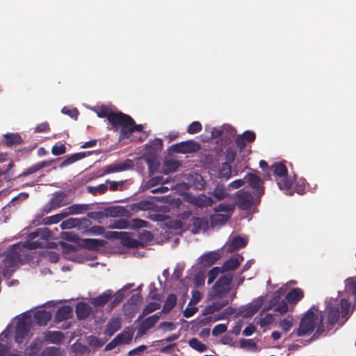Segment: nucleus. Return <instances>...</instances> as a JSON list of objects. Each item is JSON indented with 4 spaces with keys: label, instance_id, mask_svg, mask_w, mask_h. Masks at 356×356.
I'll list each match as a JSON object with an SVG mask.
<instances>
[{
    "label": "nucleus",
    "instance_id": "1",
    "mask_svg": "<svg viewBox=\"0 0 356 356\" xmlns=\"http://www.w3.org/2000/svg\"><path fill=\"white\" fill-rule=\"evenodd\" d=\"M51 236V232L48 228L38 229L28 235V240L22 243L28 250L47 248L48 240ZM51 248V246H49Z\"/></svg>",
    "mask_w": 356,
    "mask_h": 356
},
{
    "label": "nucleus",
    "instance_id": "2",
    "mask_svg": "<svg viewBox=\"0 0 356 356\" xmlns=\"http://www.w3.org/2000/svg\"><path fill=\"white\" fill-rule=\"evenodd\" d=\"M25 248L23 247L21 243L14 244L8 251L4 259L2 260V264L4 266L3 270V275L7 276L10 273L14 272L18 266L19 263L22 259V251Z\"/></svg>",
    "mask_w": 356,
    "mask_h": 356
},
{
    "label": "nucleus",
    "instance_id": "3",
    "mask_svg": "<svg viewBox=\"0 0 356 356\" xmlns=\"http://www.w3.org/2000/svg\"><path fill=\"white\" fill-rule=\"evenodd\" d=\"M270 170L273 171L275 177L277 186L281 190H286V194L292 195L291 188L293 185V180L288 177V170L282 162L274 163L270 166Z\"/></svg>",
    "mask_w": 356,
    "mask_h": 356
},
{
    "label": "nucleus",
    "instance_id": "4",
    "mask_svg": "<svg viewBox=\"0 0 356 356\" xmlns=\"http://www.w3.org/2000/svg\"><path fill=\"white\" fill-rule=\"evenodd\" d=\"M122 116V120L119 124V128L121 127L119 135L120 140L129 138L134 131H143V126L136 124L130 115L123 113Z\"/></svg>",
    "mask_w": 356,
    "mask_h": 356
},
{
    "label": "nucleus",
    "instance_id": "5",
    "mask_svg": "<svg viewBox=\"0 0 356 356\" xmlns=\"http://www.w3.org/2000/svg\"><path fill=\"white\" fill-rule=\"evenodd\" d=\"M260 199H258L251 192L244 189L236 191L234 194V202L236 207L240 210L250 209L254 204H258Z\"/></svg>",
    "mask_w": 356,
    "mask_h": 356
},
{
    "label": "nucleus",
    "instance_id": "6",
    "mask_svg": "<svg viewBox=\"0 0 356 356\" xmlns=\"http://www.w3.org/2000/svg\"><path fill=\"white\" fill-rule=\"evenodd\" d=\"M318 315L313 312L309 311L302 317L300 326L297 330L299 337L310 334L314 330L317 321Z\"/></svg>",
    "mask_w": 356,
    "mask_h": 356
},
{
    "label": "nucleus",
    "instance_id": "7",
    "mask_svg": "<svg viewBox=\"0 0 356 356\" xmlns=\"http://www.w3.org/2000/svg\"><path fill=\"white\" fill-rule=\"evenodd\" d=\"M97 115L99 118H106L108 122L111 126V129L118 131L119 129V124L122 120V112H114L106 106L100 107L97 111Z\"/></svg>",
    "mask_w": 356,
    "mask_h": 356
},
{
    "label": "nucleus",
    "instance_id": "8",
    "mask_svg": "<svg viewBox=\"0 0 356 356\" xmlns=\"http://www.w3.org/2000/svg\"><path fill=\"white\" fill-rule=\"evenodd\" d=\"M249 186L254 191V196L258 199L264 194L265 187L264 180L254 173H248L244 177Z\"/></svg>",
    "mask_w": 356,
    "mask_h": 356
},
{
    "label": "nucleus",
    "instance_id": "9",
    "mask_svg": "<svg viewBox=\"0 0 356 356\" xmlns=\"http://www.w3.org/2000/svg\"><path fill=\"white\" fill-rule=\"evenodd\" d=\"M232 280V275H222L213 285L215 296L221 298L230 291V284Z\"/></svg>",
    "mask_w": 356,
    "mask_h": 356
},
{
    "label": "nucleus",
    "instance_id": "10",
    "mask_svg": "<svg viewBox=\"0 0 356 356\" xmlns=\"http://www.w3.org/2000/svg\"><path fill=\"white\" fill-rule=\"evenodd\" d=\"M200 149V145L193 140L176 143L172 146V149L176 153H194Z\"/></svg>",
    "mask_w": 356,
    "mask_h": 356
},
{
    "label": "nucleus",
    "instance_id": "11",
    "mask_svg": "<svg viewBox=\"0 0 356 356\" xmlns=\"http://www.w3.org/2000/svg\"><path fill=\"white\" fill-rule=\"evenodd\" d=\"M30 331L29 323L24 318L19 319L15 327V341L22 343Z\"/></svg>",
    "mask_w": 356,
    "mask_h": 356
},
{
    "label": "nucleus",
    "instance_id": "12",
    "mask_svg": "<svg viewBox=\"0 0 356 356\" xmlns=\"http://www.w3.org/2000/svg\"><path fill=\"white\" fill-rule=\"evenodd\" d=\"M221 257L220 250L210 251L204 253L198 259L201 267L208 268L213 265Z\"/></svg>",
    "mask_w": 356,
    "mask_h": 356
},
{
    "label": "nucleus",
    "instance_id": "13",
    "mask_svg": "<svg viewBox=\"0 0 356 356\" xmlns=\"http://www.w3.org/2000/svg\"><path fill=\"white\" fill-rule=\"evenodd\" d=\"M161 314L162 312H159L144 319L139 325L138 333L143 335L145 334L149 329L152 328L160 319Z\"/></svg>",
    "mask_w": 356,
    "mask_h": 356
},
{
    "label": "nucleus",
    "instance_id": "14",
    "mask_svg": "<svg viewBox=\"0 0 356 356\" xmlns=\"http://www.w3.org/2000/svg\"><path fill=\"white\" fill-rule=\"evenodd\" d=\"M134 163L130 159L120 163H113L104 168V175L111 174L117 172H122L131 168Z\"/></svg>",
    "mask_w": 356,
    "mask_h": 356
},
{
    "label": "nucleus",
    "instance_id": "15",
    "mask_svg": "<svg viewBox=\"0 0 356 356\" xmlns=\"http://www.w3.org/2000/svg\"><path fill=\"white\" fill-rule=\"evenodd\" d=\"M122 327V319L120 316L112 317L107 323L104 334L111 337Z\"/></svg>",
    "mask_w": 356,
    "mask_h": 356
},
{
    "label": "nucleus",
    "instance_id": "16",
    "mask_svg": "<svg viewBox=\"0 0 356 356\" xmlns=\"http://www.w3.org/2000/svg\"><path fill=\"white\" fill-rule=\"evenodd\" d=\"M190 202L192 204L202 209L211 207L213 204V200L211 197L207 196L205 194H200L191 197Z\"/></svg>",
    "mask_w": 356,
    "mask_h": 356
},
{
    "label": "nucleus",
    "instance_id": "17",
    "mask_svg": "<svg viewBox=\"0 0 356 356\" xmlns=\"http://www.w3.org/2000/svg\"><path fill=\"white\" fill-rule=\"evenodd\" d=\"M340 317V308L339 306H330L327 307V330H331L338 322Z\"/></svg>",
    "mask_w": 356,
    "mask_h": 356
},
{
    "label": "nucleus",
    "instance_id": "18",
    "mask_svg": "<svg viewBox=\"0 0 356 356\" xmlns=\"http://www.w3.org/2000/svg\"><path fill=\"white\" fill-rule=\"evenodd\" d=\"M67 195L63 191H56L54 193L53 197L49 201V204L52 208H59L68 204L66 198Z\"/></svg>",
    "mask_w": 356,
    "mask_h": 356
},
{
    "label": "nucleus",
    "instance_id": "19",
    "mask_svg": "<svg viewBox=\"0 0 356 356\" xmlns=\"http://www.w3.org/2000/svg\"><path fill=\"white\" fill-rule=\"evenodd\" d=\"M209 228V222L206 218L194 217L192 218V233L197 234L200 231H207Z\"/></svg>",
    "mask_w": 356,
    "mask_h": 356
},
{
    "label": "nucleus",
    "instance_id": "20",
    "mask_svg": "<svg viewBox=\"0 0 356 356\" xmlns=\"http://www.w3.org/2000/svg\"><path fill=\"white\" fill-rule=\"evenodd\" d=\"M305 293L300 288H293L286 295L285 299L289 304L296 305L304 298Z\"/></svg>",
    "mask_w": 356,
    "mask_h": 356
},
{
    "label": "nucleus",
    "instance_id": "21",
    "mask_svg": "<svg viewBox=\"0 0 356 356\" xmlns=\"http://www.w3.org/2000/svg\"><path fill=\"white\" fill-rule=\"evenodd\" d=\"M113 291L110 289L105 291L98 296L93 298L90 303L95 307H104L112 298Z\"/></svg>",
    "mask_w": 356,
    "mask_h": 356
},
{
    "label": "nucleus",
    "instance_id": "22",
    "mask_svg": "<svg viewBox=\"0 0 356 356\" xmlns=\"http://www.w3.org/2000/svg\"><path fill=\"white\" fill-rule=\"evenodd\" d=\"M92 204H74L66 209L67 211L65 212V214H67V216L68 215L82 214L92 209Z\"/></svg>",
    "mask_w": 356,
    "mask_h": 356
},
{
    "label": "nucleus",
    "instance_id": "23",
    "mask_svg": "<svg viewBox=\"0 0 356 356\" xmlns=\"http://www.w3.org/2000/svg\"><path fill=\"white\" fill-rule=\"evenodd\" d=\"M44 338L47 342L59 345L63 343L65 335L60 331H48L44 333Z\"/></svg>",
    "mask_w": 356,
    "mask_h": 356
},
{
    "label": "nucleus",
    "instance_id": "24",
    "mask_svg": "<svg viewBox=\"0 0 356 356\" xmlns=\"http://www.w3.org/2000/svg\"><path fill=\"white\" fill-rule=\"evenodd\" d=\"M72 316V309L69 305H63L58 309L55 314V321L61 322L71 318Z\"/></svg>",
    "mask_w": 356,
    "mask_h": 356
},
{
    "label": "nucleus",
    "instance_id": "25",
    "mask_svg": "<svg viewBox=\"0 0 356 356\" xmlns=\"http://www.w3.org/2000/svg\"><path fill=\"white\" fill-rule=\"evenodd\" d=\"M2 142L8 147L23 143L22 136L18 133H8L3 135Z\"/></svg>",
    "mask_w": 356,
    "mask_h": 356
},
{
    "label": "nucleus",
    "instance_id": "26",
    "mask_svg": "<svg viewBox=\"0 0 356 356\" xmlns=\"http://www.w3.org/2000/svg\"><path fill=\"white\" fill-rule=\"evenodd\" d=\"M229 302L227 298H222L213 302L211 305L207 306L204 309V314H211L220 310Z\"/></svg>",
    "mask_w": 356,
    "mask_h": 356
},
{
    "label": "nucleus",
    "instance_id": "27",
    "mask_svg": "<svg viewBox=\"0 0 356 356\" xmlns=\"http://www.w3.org/2000/svg\"><path fill=\"white\" fill-rule=\"evenodd\" d=\"M51 162L49 161H40L37 163L33 164L31 167L26 169L22 173H21L18 177H27L30 175L35 173L40 170L41 169L46 168L50 165Z\"/></svg>",
    "mask_w": 356,
    "mask_h": 356
},
{
    "label": "nucleus",
    "instance_id": "28",
    "mask_svg": "<svg viewBox=\"0 0 356 356\" xmlns=\"http://www.w3.org/2000/svg\"><path fill=\"white\" fill-rule=\"evenodd\" d=\"M90 312V307L85 302H79L76 306V314L79 320H85L88 318Z\"/></svg>",
    "mask_w": 356,
    "mask_h": 356
},
{
    "label": "nucleus",
    "instance_id": "29",
    "mask_svg": "<svg viewBox=\"0 0 356 356\" xmlns=\"http://www.w3.org/2000/svg\"><path fill=\"white\" fill-rule=\"evenodd\" d=\"M240 256L236 254L227 260L222 266V272L236 270L240 265Z\"/></svg>",
    "mask_w": 356,
    "mask_h": 356
},
{
    "label": "nucleus",
    "instance_id": "30",
    "mask_svg": "<svg viewBox=\"0 0 356 356\" xmlns=\"http://www.w3.org/2000/svg\"><path fill=\"white\" fill-rule=\"evenodd\" d=\"M181 165L180 162L175 159H168L163 161V172L165 175L177 171Z\"/></svg>",
    "mask_w": 356,
    "mask_h": 356
},
{
    "label": "nucleus",
    "instance_id": "31",
    "mask_svg": "<svg viewBox=\"0 0 356 356\" xmlns=\"http://www.w3.org/2000/svg\"><path fill=\"white\" fill-rule=\"evenodd\" d=\"M34 317L38 324L40 325H45L50 321L51 314L50 312L40 310L35 312Z\"/></svg>",
    "mask_w": 356,
    "mask_h": 356
},
{
    "label": "nucleus",
    "instance_id": "32",
    "mask_svg": "<svg viewBox=\"0 0 356 356\" xmlns=\"http://www.w3.org/2000/svg\"><path fill=\"white\" fill-rule=\"evenodd\" d=\"M177 302V297L175 293H170L168 296L161 312L162 313H169L175 307Z\"/></svg>",
    "mask_w": 356,
    "mask_h": 356
},
{
    "label": "nucleus",
    "instance_id": "33",
    "mask_svg": "<svg viewBox=\"0 0 356 356\" xmlns=\"http://www.w3.org/2000/svg\"><path fill=\"white\" fill-rule=\"evenodd\" d=\"M230 218V215L227 214H213L210 216V222L211 226L222 225L226 223Z\"/></svg>",
    "mask_w": 356,
    "mask_h": 356
},
{
    "label": "nucleus",
    "instance_id": "34",
    "mask_svg": "<svg viewBox=\"0 0 356 356\" xmlns=\"http://www.w3.org/2000/svg\"><path fill=\"white\" fill-rule=\"evenodd\" d=\"M340 308V315L341 317L344 318V321L342 322L341 325H343L345 321L349 318V312L350 308V303L345 298L341 300L340 304L337 305Z\"/></svg>",
    "mask_w": 356,
    "mask_h": 356
},
{
    "label": "nucleus",
    "instance_id": "35",
    "mask_svg": "<svg viewBox=\"0 0 356 356\" xmlns=\"http://www.w3.org/2000/svg\"><path fill=\"white\" fill-rule=\"evenodd\" d=\"M247 241L242 237L238 236L234 237L228 246V251L234 252L246 245Z\"/></svg>",
    "mask_w": 356,
    "mask_h": 356
},
{
    "label": "nucleus",
    "instance_id": "36",
    "mask_svg": "<svg viewBox=\"0 0 356 356\" xmlns=\"http://www.w3.org/2000/svg\"><path fill=\"white\" fill-rule=\"evenodd\" d=\"M225 131L228 132L230 137H234L236 134V131L234 128L227 126L224 127L222 129H213L211 131V137L213 138H218L223 136Z\"/></svg>",
    "mask_w": 356,
    "mask_h": 356
},
{
    "label": "nucleus",
    "instance_id": "37",
    "mask_svg": "<svg viewBox=\"0 0 356 356\" xmlns=\"http://www.w3.org/2000/svg\"><path fill=\"white\" fill-rule=\"evenodd\" d=\"M84 246L88 250H97L104 244L103 240L97 238H85L83 241Z\"/></svg>",
    "mask_w": 356,
    "mask_h": 356
},
{
    "label": "nucleus",
    "instance_id": "38",
    "mask_svg": "<svg viewBox=\"0 0 356 356\" xmlns=\"http://www.w3.org/2000/svg\"><path fill=\"white\" fill-rule=\"evenodd\" d=\"M218 176L220 178L229 179L232 176V166L228 162L221 164L219 168Z\"/></svg>",
    "mask_w": 356,
    "mask_h": 356
},
{
    "label": "nucleus",
    "instance_id": "39",
    "mask_svg": "<svg viewBox=\"0 0 356 356\" xmlns=\"http://www.w3.org/2000/svg\"><path fill=\"white\" fill-rule=\"evenodd\" d=\"M212 195L218 200H224L229 196V193L227 192L226 188L220 184H218L216 186Z\"/></svg>",
    "mask_w": 356,
    "mask_h": 356
},
{
    "label": "nucleus",
    "instance_id": "40",
    "mask_svg": "<svg viewBox=\"0 0 356 356\" xmlns=\"http://www.w3.org/2000/svg\"><path fill=\"white\" fill-rule=\"evenodd\" d=\"M86 156L85 152H79L75 153L74 154H72L70 156H68L63 161V162L60 163V167H64L69 165L77 161H79L82 159H83Z\"/></svg>",
    "mask_w": 356,
    "mask_h": 356
},
{
    "label": "nucleus",
    "instance_id": "41",
    "mask_svg": "<svg viewBox=\"0 0 356 356\" xmlns=\"http://www.w3.org/2000/svg\"><path fill=\"white\" fill-rule=\"evenodd\" d=\"M261 303H260V302L250 304L243 310V316L246 317V318L252 316L259 311V309L261 308Z\"/></svg>",
    "mask_w": 356,
    "mask_h": 356
},
{
    "label": "nucleus",
    "instance_id": "42",
    "mask_svg": "<svg viewBox=\"0 0 356 356\" xmlns=\"http://www.w3.org/2000/svg\"><path fill=\"white\" fill-rule=\"evenodd\" d=\"M122 245L128 248H138L143 245V243L138 239L130 237L127 233L125 238H122Z\"/></svg>",
    "mask_w": 356,
    "mask_h": 356
},
{
    "label": "nucleus",
    "instance_id": "43",
    "mask_svg": "<svg viewBox=\"0 0 356 356\" xmlns=\"http://www.w3.org/2000/svg\"><path fill=\"white\" fill-rule=\"evenodd\" d=\"M189 346L194 350L202 353L207 350L208 347L206 344L202 343L197 338H192L188 341Z\"/></svg>",
    "mask_w": 356,
    "mask_h": 356
},
{
    "label": "nucleus",
    "instance_id": "44",
    "mask_svg": "<svg viewBox=\"0 0 356 356\" xmlns=\"http://www.w3.org/2000/svg\"><path fill=\"white\" fill-rule=\"evenodd\" d=\"M106 215L110 216L111 217H122L125 215L127 212L126 209L120 206L113 207L108 208L106 210Z\"/></svg>",
    "mask_w": 356,
    "mask_h": 356
},
{
    "label": "nucleus",
    "instance_id": "45",
    "mask_svg": "<svg viewBox=\"0 0 356 356\" xmlns=\"http://www.w3.org/2000/svg\"><path fill=\"white\" fill-rule=\"evenodd\" d=\"M160 307H161L160 303H158L156 302H149L147 305H146L143 308L141 315L138 317V320L142 318L143 317L148 315L149 314L156 311L157 309H160Z\"/></svg>",
    "mask_w": 356,
    "mask_h": 356
},
{
    "label": "nucleus",
    "instance_id": "46",
    "mask_svg": "<svg viewBox=\"0 0 356 356\" xmlns=\"http://www.w3.org/2000/svg\"><path fill=\"white\" fill-rule=\"evenodd\" d=\"M108 189L106 184H102L96 186H87V191L93 195L104 194Z\"/></svg>",
    "mask_w": 356,
    "mask_h": 356
},
{
    "label": "nucleus",
    "instance_id": "47",
    "mask_svg": "<svg viewBox=\"0 0 356 356\" xmlns=\"http://www.w3.org/2000/svg\"><path fill=\"white\" fill-rule=\"evenodd\" d=\"M67 217V214H65V212L54 215L51 216H48L44 218H43V223L44 225H52L59 222L60 220H62L63 218Z\"/></svg>",
    "mask_w": 356,
    "mask_h": 356
},
{
    "label": "nucleus",
    "instance_id": "48",
    "mask_svg": "<svg viewBox=\"0 0 356 356\" xmlns=\"http://www.w3.org/2000/svg\"><path fill=\"white\" fill-rule=\"evenodd\" d=\"M78 222L79 218H70L61 222L60 227L62 229H78Z\"/></svg>",
    "mask_w": 356,
    "mask_h": 356
},
{
    "label": "nucleus",
    "instance_id": "49",
    "mask_svg": "<svg viewBox=\"0 0 356 356\" xmlns=\"http://www.w3.org/2000/svg\"><path fill=\"white\" fill-rule=\"evenodd\" d=\"M41 356H61L60 348L56 346L47 347L41 353Z\"/></svg>",
    "mask_w": 356,
    "mask_h": 356
},
{
    "label": "nucleus",
    "instance_id": "50",
    "mask_svg": "<svg viewBox=\"0 0 356 356\" xmlns=\"http://www.w3.org/2000/svg\"><path fill=\"white\" fill-rule=\"evenodd\" d=\"M236 204L234 203L225 204L220 203L214 208V211L218 212H233L235 209Z\"/></svg>",
    "mask_w": 356,
    "mask_h": 356
},
{
    "label": "nucleus",
    "instance_id": "51",
    "mask_svg": "<svg viewBox=\"0 0 356 356\" xmlns=\"http://www.w3.org/2000/svg\"><path fill=\"white\" fill-rule=\"evenodd\" d=\"M130 226L129 222L126 219H119L113 222L109 227L112 229H126Z\"/></svg>",
    "mask_w": 356,
    "mask_h": 356
},
{
    "label": "nucleus",
    "instance_id": "52",
    "mask_svg": "<svg viewBox=\"0 0 356 356\" xmlns=\"http://www.w3.org/2000/svg\"><path fill=\"white\" fill-rule=\"evenodd\" d=\"M124 299V294L121 291H118L114 296V299L108 305L110 309H113L117 307Z\"/></svg>",
    "mask_w": 356,
    "mask_h": 356
},
{
    "label": "nucleus",
    "instance_id": "53",
    "mask_svg": "<svg viewBox=\"0 0 356 356\" xmlns=\"http://www.w3.org/2000/svg\"><path fill=\"white\" fill-rule=\"evenodd\" d=\"M106 183H109V189L112 191H123L124 190V181H110L108 179L106 180Z\"/></svg>",
    "mask_w": 356,
    "mask_h": 356
},
{
    "label": "nucleus",
    "instance_id": "54",
    "mask_svg": "<svg viewBox=\"0 0 356 356\" xmlns=\"http://www.w3.org/2000/svg\"><path fill=\"white\" fill-rule=\"evenodd\" d=\"M293 325V317L290 315L287 316L280 322V327L285 332H287Z\"/></svg>",
    "mask_w": 356,
    "mask_h": 356
},
{
    "label": "nucleus",
    "instance_id": "55",
    "mask_svg": "<svg viewBox=\"0 0 356 356\" xmlns=\"http://www.w3.org/2000/svg\"><path fill=\"white\" fill-rule=\"evenodd\" d=\"M346 289L356 296V280L355 278H348L346 281Z\"/></svg>",
    "mask_w": 356,
    "mask_h": 356
},
{
    "label": "nucleus",
    "instance_id": "56",
    "mask_svg": "<svg viewBox=\"0 0 356 356\" xmlns=\"http://www.w3.org/2000/svg\"><path fill=\"white\" fill-rule=\"evenodd\" d=\"M202 124L198 121H194L187 128V132L190 134H194L202 130Z\"/></svg>",
    "mask_w": 356,
    "mask_h": 356
},
{
    "label": "nucleus",
    "instance_id": "57",
    "mask_svg": "<svg viewBox=\"0 0 356 356\" xmlns=\"http://www.w3.org/2000/svg\"><path fill=\"white\" fill-rule=\"evenodd\" d=\"M65 152L66 147L63 143H56L51 148V153L56 156L63 154Z\"/></svg>",
    "mask_w": 356,
    "mask_h": 356
},
{
    "label": "nucleus",
    "instance_id": "58",
    "mask_svg": "<svg viewBox=\"0 0 356 356\" xmlns=\"http://www.w3.org/2000/svg\"><path fill=\"white\" fill-rule=\"evenodd\" d=\"M236 151L234 148L229 147L228 148L226 149V151H225L226 162H228L229 163L231 164V163L234 161V160L236 159Z\"/></svg>",
    "mask_w": 356,
    "mask_h": 356
},
{
    "label": "nucleus",
    "instance_id": "59",
    "mask_svg": "<svg viewBox=\"0 0 356 356\" xmlns=\"http://www.w3.org/2000/svg\"><path fill=\"white\" fill-rule=\"evenodd\" d=\"M222 272L219 267H213L208 273V284H211L217 277L218 274Z\"/></svg>",
    "mask_w": 356,
    "mask_h": 356
},
{
    "label": "nucleus",
    "instance_id": "60",
    "mask_svg": "<svg viewBox=\"0 0 356 356\" xmlns=\"http://www.w3.org/2000/svg\"><path fill=\"white\" fill-rule=\"evenodd\" d=\"M116 337H120V344L129 343L132 340V334L129 332H122L118 334Z\"/></svg>",
    "mask_w": 356,
    "mask_h": 356
},
{
    "label": "nucleus",
    "instance_id": "61",
    "mask_svg": "<svg viewBox=\"0 0 356 356\" xmlns=\"http://www.w3.org/2000/svg\"><path fill=\"white\" fill-rule=\"evenodd\" d=\"M149 296L152 300H160L161 296L158 293L157 289L154 284V283H151L149 286Z\"/></svg>",
    "mask_w": 356,
    "mask_h": 356
},
{
    "label": "nucleus",
    "instance_id": "62",
    "mask_svg": "<svg viewBox=\"0 0 356 356\" xmlns=\"http://www.w3.org/2000/svg\"><path fill=\"white\" fill-rule=\"evenodd\" d=\"M127 232H115V231H111L108 232L106 233V237L108 238H115V239H120L122 242V238H125V236Z\"/></svg>",
    "mask_w": 356,
    "mask_h": 356
},
{
    "label": "nucleus",
    "instance_id": "63",
    "mask_svg": "<svg viewBox=\"0 0 356 356\" xmlns=\"http://www.w3.org/2000/svg\"><path fill=\"white\" fill-rule=\"evenodd\" d=\"M287 303L288 302L286 299L282 300L276 307H275L274 310L280 313L281 314L286 313L289 310Z\"/></svg>",
    "mask_w": 356,
    "mask_h": 356
},
{
    "label": "nucleus",
    "instance_id": "64",
    "mask_svg": "<svg viewBox=\"0 0 356 356\" xmlns=\"http://www.w3.org/2000/svg\"><path fill=\"white\" fill-rule=\"evenodd\" d=\"M62 113L69 115L74 120H76L79 115V111L76 108H70L65 106L62 109Z\"/></svg>",
    "mask_w": 356,
    "mask_h": 356
}]
</instances>
